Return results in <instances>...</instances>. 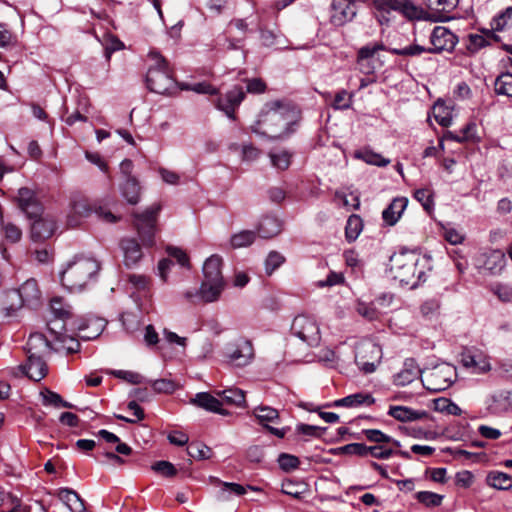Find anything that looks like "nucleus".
<instances>
[{
  "label": "nucleus",
  "instance_id": "5",
  "mask_svg": "<svg viewBox=\"0 0 512 512\" xmlns=\"http://www.w3.org/2000/svg\"><path fill=\"white\" fill-rule=\"evenodd\" d=\"M41 302V291L35 279H28L18 289L5 293L3 313L5 317L17 316L23 307L35 308Z\"/></svg>",
  "mask_w": 512,
  "mask_h": 512
},
{
  "label": "nucleus",
  "instance_id": "8",
  "mask_svg": "<svg viewBox=\"0 0 512 512\" xmlns=\"http://www.w3.org/2000/svg\"><path fill=\"white\" fill-rule=\"evenodd\" d=\"M314 362L320 363L325 368L337 369L343 374H345V371H350L353 368L351 363H347V356L342 358L340 354H307L303 359L283 357L281 361H276V368L280 371H285L291 364Z\"/></svg>",
  "mask_w": 512,
  "mask_h": 512
},
{
  "label": "nucleus",
  "instance_id": "19",
  "mask_svg": "<svg viewBox=\"0 0 512 512\" xmlns=\"http://www.w3.org/2000/svg\"><path fill=\"white\" fill-rule=\"evenodd\" d=\"M30 235L34 242H42L53 236L57 229L56 221L52 216L43 213L32 219Z\"/></svg>",
  "mask_w": 512,
  "mask_h": 512
},
{
  "label": "nucleus",
  "instance_id": "33",
  "mask_svg": "<svg viewBox=\"0 0 512 512\" xmlns=\"http://www.w3.org/2000/svg\"><path fill=\"white\" fill-rule=\"evenodd\" d=\"M506 265L504 252L499 249L492 250L486 254L483 267L491 274H499Z\"/></svg>",
  "mask_w": 512,
  "mask_h": 512
},
{
  "label": "nucleus",
  "instance_id": "53",
  "mask_svg": "<svg viewBox=\"0 0 512 512\" xmlns=\"http://www.w3.org/2000/svg\"><path fill=\"white\" fill-rule=\"evenodd\" d=\"M187 453L190 457L197 460H206L212 455L211 448L199 442L191 443L187 448Z\"/></svg>",
  "mask_w": 512,
  "mask_h": 512
},
{
  "label": "nucleus",
  "instance_id": "13",
  "mask_svg": "<svg viewBox=\"0 0 512 512\" xmlns=\"http://www.w3.org/2000/svg\"><path fill=\"white\" fill-rule=\"evenodd\" d=\"M48 372L46 361L38 354H30L26 364L12 368L10 373L14 377L27 376L33 381L42 380Z\"/></svg>",
  "mask_w": 512,
  "mask_h": 512
},
{
  "label": "nucleus",
  "instance_id": "23",
  "mask_svg": "<svg viewBox=\"0 0 512 512\" xmlns=\"http://www.w3.org/2000/svg\"><path fill=\"white\" fill-rule=\"evenodd\" d=\"M190 403L206 411L228 415L229 412L222 409V403L215 396L208 392H199L190 400Z\"/></svg>",
  "mask_w": 512,
  "mask_h": 512
},
{
  "label": "nucleus",
  "instance_id": "50",
  "mask_svg": "<svg viewBox=\"0 0 512 512\" xmlns=\"http://www.w3.org/2000/svg\"><path fill=\"white\" fill-rule=\"evenodd\" d=\"M415 498L428 508L440 506L443 500L442 495L431 491H419L415 494Z\"/></svg>",
  "mask_w": 512,
  "mask_h": 512
},
{
  "label": "nucleus",
  "instance_id": "10",
  "mask_svg": "<svg viewBox=\"0 0 512 512\" xmlns=\"http://www.w3.org/2000/svg\"><path fill=\"white\" fill-rule=\"evenodd\" d=\"M162 206L160 203H154L143 213L134 215V226L144 245L152 246L156 232V223Z\"/></svg>",
  "mask_w": 512,
  "mask_h": 512
},
{
  "label": "nucleus",
  "instance_id": "6",
  "mask_svg": "<svg viewBox=\"0 0 512 512\" xmlns=\"http://www.w3.org/2000/svg\"><path fill=\"white\" fill-rule=\"evenodd\" d=\"M456 43V36L448 28L436 26L430 35V47L413 43L401 49H389V52L397 56L415 57L424 53L437 54L451 51Z\"/></svg>",
  "mask_w": 512,
  "mask_h": 512
},
{
  "label": "nucleus",
  "instance_id": "11",
  "mask_svg": "<svg viewBox=\"0 0 512 512\" xmlns=\"http://www.w3.org/2000/svg\"><path fill=\"white\" fill-rule=\"evenodd\" d=\"M291 331L311 347L318 345L321 340L319 325L315 318L308 314L297 315L293 319Z\"/></svg>",
  "mask_w": 512,
  "mask_h": 512
},
{
  "label": "nucleus",
  "instance_id": "60",
  "mask_svg": "<svg viewBox=\"0 0 512 512\" xmlns=\"http://www.w3.org/2000/svg\"><path fill=\"white\" fill-rule=\"evenodd\" d=\"M285 262V257L277 251H272L268 254L265 261V270L268 275H271Z\"/></svg>",
  "mask_w": 512,
  "mask_h": 512
},
{
  "label": "nucleus",
  "instance_id": "44",
  "mask_svg": "<svg viewBox=\"0 0 512 512\" xmlns=\"http://www.w3.org/2000/svg\"><path fill=\"white\" fill-rule=\"evenodd\" d=\"M477 131V124L475 122L467 123L460 131L452 132L447 131L445 134L446 139L454 140L456 142H463L475 136Z\"/></svg>",
  "mask_w": 512,
  "mask_h": 512
},
{
  "label": "nucleus",
  "instance_id": "59",
  "mask_svg": "<svg viewBox=\"0 0 512 512\" xmlns=\"http://www.w3.org/2000/svg\"><path fill=\"white\" fill-rule=\"evenodd\" d=\"M180 88L182 90H191L198 94H210V95L218 94V89L213 87L208 82H199V83H195V84H181Z\"/></svg>",
  "mask_w": 512,
  "mask_h": 512
},
{
  "label": "nucleus",
  "instance_id": "4",
  "mask_svg": "<svg viewBox=\"0 0 512 512\" xmlns=\"http://www.w3.org/2000/svg\"><path fill=\"white\" fill-rule=\"evenodd\" d=\"M149 58L154 62L146 74L147 88L154 93L171 95L177 91L178 85L173 77V69L168 61L158 52L151 51Z\"/></svg>",
  "mask_w": 512,
  "mask_h": 512
},
{
  "label": "nucleus",
  "instance_id": "22",
  "mask_svg": "<svg viewBox=\"0 0 512 512\" xmlns=\"http://www.w3.org/2000/svg\"><path fill=\"white\" fill-rule=\"evenodd\" d=\"M423 372L414 358H407L403 363L402 369L394 374L393 383L401 387L409 385L418 379Z\"/></svg>",
  "mask_w": 512,
  "mask_h": 512
},
{
  "label": "nucleus",
  "instance_id": "32",
  "mask_svg": "<svg viewBox=\"0 0 512 512\" xmlns=\"http://www.w3.org/2000/svg\"><path fill=\"white\" fill-rule=\"evenodd\" d=\"M486 484L497 490H509L512 488V476L497 470L490 471L486 475Z\"/></svg>",
  "mask_w": 512,
  "mask_h": 512
},
{
  "label": "nucleus",
  "instance_id": "25",
  "mask_svg": "<svg viewBox=\"0 0 512 512\" xmlns=\"http://www.w3.org/2000/svg\"><path fill=\"white\" fill-rule=\"evenodd\" d=\"M375 398L367 392H358L350 394L344 398L335 400L333 406L356 408L361 406H371L375 403Z\"/></svg>",
  "mask_w": 512,
  "mask_h": 512
},
{
  "label": "nucleus",
  "instance_id": "17",
  "mask_svg": "<svg viewBox=\"0 0 512 512\" xmlns=\"http://www.w3.org/2000/svg\"><path fill=\"white\" fill-rule=\"evenodd\" d=\"M245 96V91L241 86H234L225 95L218 97L214 104L228 118L235 120V111L245 99Z\"/></svg>",
  "mask_w": 512,
  "mask_h": 512
},
{
  "label": "nucleus",
  "instance_id": "15",
  "mask_svg": "<svg viewBox=\"0 0 512 512\" xmlns=\"http://www.w3.org/2000/svg\"><path fill=\"white\" fill-rule=\"evenodd\" d=\"M383 42H372L362 46L357 52V68L364 75H372L375 73L374 56L379 51H388Z\"/></svg>",
  "mask_w": 512,
  "mask_h": 512
},
{
  "label": "nucleus",
  "instance_id": "35",
  "mask_svg": "<svg viewBox=\"0 0 512 512\" xmlns=\"http://www.w3.org/2000/svg\"><path fill=\"white\" fill-rule=\"evenodd\" d=\"M121 195L131 205H135L140 200L141 187L136 178L126 179L120 187Z\"/></svg>",
  "mask_w": 512,
  "mask_h": 512
},
{
  "label": "nucleus",
  "instance_id": "7",
  "mask_svg": "<svg viewBox=\"0 0 512 512\" xmlns=\"http://www.w3.org/2000/svg\"><path fill=\"white\" fill-rule=\"evenodd\" d=\"M221 265L222 258L218 255H212L204 262L200 295L206 303L217 300L224 288Z\"/></svg>",
  "mask_w": 512,
  "mask_h": 512
},
{
  "label": "nucleus",
  "instance_id": "36",
  "mask_svg": "<svg viewBox=\"0 0 512 512\" xmlns=\"http://www.w3.org/2000/svg\"><path fill=\"white\" fill-rule=\"evenodd\" d=\"M52 314L57 319L68 320L73 317V308L66 303L62 297L55 296L51 298L49 303Z\"/></svg>",
  "mask_w": 512,
  "mask_h": 512
},
{
  "label": "nucleus",
  "instance_id": "42",
  "mask_svg": "<svg viewBox=\"0 0 512 512\" xmlns=\"http://www.w3.org/2000/svg\"><path fill=\"white\" fill-rule=\"evenodd\" d=\"M363 229V222L360 216L351 215L348 217L345 227V237L348 242L355 241Z\"/></svg>",
  "mask_w": 512,
  "mask_h": 512
},
{
  "label": "nucleus",
  "instance_id": "51",
  "mask_svg": "<svg viewBox=\"0 0 512 512\" xmlns=\"http://www.w3.org/2000/svg\"><path fill=\"white\" fill-rule=\"evenodd\" d=\"M356 311L359 315L364 317L369 321H373L379 318L381 315L380 310L376 307L375 302H358L356 306Z\"/></svg>",
  "mask_w": 512,
  "mask_h": 512
},
{
  "label": "nucleus",
  "instance_id": "43",
  "mask_svg": "<svg viewBox=\"0 0 512 512\" xmlns=\"http://www.w3.org/2000/svg\"><path fill=\"white\" fill-rule=\"evenodd\" d=\"M105 373L112 375L118 379L126 381L130 384L138 385L146 382V378L141 374L129 370L106 369Z\"/></svg>",
  "mask_w": 512,
  "mask_h": 512
},
{
  "label": "nucleus",
  "instance_id": "37",
  "mask_svg": "<svg viewBox=\"0 0 512 512\" xmlns=\"http://www.w3.org/2000/svg\"><path fill=\"white\" fill-rule=\"evenodd\" d=\"M397 12L409 20L429 19L427 13L411 0H400Z\"/></svg>",
  "mask_w": 512,
  "mask_h": 512
},
{
  "label": "nucleus",
  "instance_id": "27",
  "mask_svg": "<svg viewBox=\"0 0 512 512\" xmlns=\"http://www.w3.org/2000/svg\"><path fill=\"white\" fill-rule=\"evenodd\" d=\"M388 415L400 422H411L425 418L427 413L402 405H392L389 407Z\"/></svg>",
  "mask_w": 512,
  "mask_h": 512
},
{
  "label": "nucleus",
  "instance_id": "31",
  "mask_svg": "<svg viewBox=\"0 0 512 512\" xmlns=\"http://www.w3.org/2000/svg\"><path fill=\"white\" fill-rule=\"evenodd\" d=\"M281 221L274 216H265L258 225V234L260 237L269 239L281 232Z\"/></svg>",
  "mask_w": 512,
  "mask_h": 512
},
{
  "label": "nucleus",
  "instance_id": "3",
  "mask_svg": "<svg viewBox=\"0 0 512 512\" xmlns=\"http://www.w3.org/2000/svg\"><path fill=\"white\" fill-rule=\"evenodd\" d=\"M421 261L416 251L402 248L390 257V270L400 283L416 288L425 281L426 276L425 271L418 268Z\"/></svg>",
  "mask_w": 512,
  "mask_h": 512
},
{
  "label": "nucleus",
  "instance_id": "39",
  "mask_svg": "<svg viewBox=\"0 0 512 512\" xmlns=\"http://www.w3.org/2000/svg\"><path fill=\"white\" fill-rule=\"evenodd\" d=\"M433 115L437 123L442 127H449L452 123V109L441 99L435 102Z\"/></svg>",
  "mask_w": 512,
  "mask_h": 512
},
{
  "label": "nucleus",
  "instance_id": "64",
  "mask_svg": "<svg viewBox=\"0 0 512 512\" xmlns=\"http://www.w3.org/2000/svg\"><path fill=\"white\" fill-rule=\"evenodd\" d=\"M352 105V95L346 90L342 89L338 91L334 97L333 107L335 109H348Z\"/></svg>",
  "mask_w": 512,
  "mask_h": 512
},
{
  "label": "nucleus",
  "instance_id": "12",
  "mask_svg": "<svg viewBox=\"0 0 512 512\" xmlns=\"http://www.w3.org/2000/svg\"><path fill=\"white\" fill-rule=\"evenodd\" d=\"M426 380L429 390H445L456 380V368L448 363L439 364L426 375Z\"/></svg>",
  "mask_w": 512,
  "mask_h": 512
},
{
  "label": "nucleus",
  "instance_id": "54",
  "mask_svg": "<svg viewBox=\"0 0 512 512\" xmlns=\"http://www.w3.org/2000/svg\"><path fill=\"white\" fill-rule=\"evenodd\" d=\"M362 433L366 437V439L370 442H375V443L392 442L396 446H400L399 441L392 439L389 435L383 433L381 430L364 429V430H362Z\"/></svg>",
  "mask_w": 512,
  "mask_h": 512
},
{
  "label": "nucleus",
  "instance_id": "58",
  "mask_svg": "<svg viewBox=\"0 0 512 512\" xmlns=\"http://www.w3.org/2000/svg\"><path fill=\"white\" fill-rule=\"evenodd\" d=\"M17 44V36L7 24L0 22V48H7Z\"/></svg>",
  "mask_w": 512,
  "mask_h": 512
},
{
  "label": "nucleus",
  "instance_id": "41",
  "mask_svg": "<svg viewBox=\"0 0 512 512\" xmlns=\"http://www.w3.org/2000/svg\"><path fill=\"white\" fill-rule=\"evenodd\" d=\"M494 90L497 95L512 97V73H501L494 81Z\"/></svg>",
  "mask_w": 512,
  "mask_h": 512
},
{
  "label": "nucleus",
  "instance_id": "14",
  "mask_svg": "<svg viewBox=\"0 0 512 512\" xmlns=\"http://www.w3.org/2000/svg\"><path fill=\"white\" fill-rule=\"evenodd\" d=\"M357 5L354 0H332L330 5V23L341 27L353 21L357 15Z\"/></svg>",
  "mask_w": 512,
  "mask_h": 512
},
{
  "label": "nucleus",
  "instance_id": "1",
  "mask_svg": "<svg viewBox=\"0 0 512 512\" xmlns=\"http://www.w3.org/2000/svg\"><path fill=\"white\" fill-rule=\"evenodd\" d=\"M299 118V110L291 102L272 100L264 105L252 130L270 138H285L295 131Z\"/></svg>",
  "mask_w": 512,
  "mask_h": 512
},
{
  "label": "nucleus",
  "instance_id": "52",
  "mask_svg": "<svg viewBox=\"0 0 512 512\" xmlns=\"http://www.w3.org/2000/svg\"><path fill=\"white\" fill-rule=\"evenodd\" d=\"M326 430V427H320L303 423L297 424L295 427L296 433L305 436L306 440H308L309 438H321Z\"/></svg>",
  "mask_w": 512,
  "mask_h": 512
},
{
  "label": "nucleus",
  "instance_id": "2",
  "mask_svg": "<svg viewBox=\"0 0 512 512\" xmlns=\"http://www.w3.org/2000/svg\"><path fill=\"white\" fill-rule=\"evenodd\" d=\"M100 270L99 262L83 255L76 256L60 273V282L70 292H80L96 277Z\"/></svg>",
  "mask_w": 512,
  "mask_h": 512
},
{
  "label": "nucleus",
  "instance_id": "46",
  "mask_svg": "<svg viewBox=\"0 0 512 512\" xmlns=\"http://www.w3.org/2000/svg\"><path fill=\"white\" fill-rule=\"evenodd\" d=\"M254 415L259 423L267 427L269 422H275L279 418V413L276 409L269 406H259L254 409Z\"/></svg>",
  "mask_w": 512,
  "mask_h": 512
},
{
  "label": "nucleus",
  "instance_id": "38",
  "mask_svg": "<svg viewBox=\"0 0 512 512\" xmlns=\"http://www.w3.org/2000/svg\"><path fill=\"white\" fill-rule=\"evenodd\" d=\"M216 395L222 397L226 404L235 405L237 407L245 406V393L239 388L230 387L225 390L217 391Z\"/></svg>",
  "mask_w": 512,
  "mask_h": 512
},
{
  "label": "nucleus",
  "instance_id": "55",
  "mask_svg": "<svg viewBox=\"0 0 512 512\" xmlns=\"http://www.w3.org/2000/svg\"><path fill=\"white\" fill-rule=\"evenodd\" d=\"M414 198L421 203L422 207L428 213L434 208L433 193L427 188L417 189L414 192Z\"/></svg>",
  "mask_w": 512,
  "mask_h": 512
},
{
  "label": "nucleus",
  "instance_id": "30",
  "mask_svg": "<svg viewBox=\"0 0 512 512\" xmlns=\"http://www.w3.org/2000/svg\"><path fill=\"white\" fill-rule=\"evenodd\" d=\"M400 0H373V6L377 11V18L381 25L390 22L392 12H397Z\"/></svg>",
  "mask_w": 512,
  "mask_h": 512
},
{
  "label": "nucleus",
  "instance_id": "62",
  "mask_svg": "<svg viewBox=\"0 0 512 512\" xmlns=\"http://www.w3.org/2000/svg\"><path fill=\"white\" fill-rule=\"evenodd\" d=\"M151 468L156 473H159L162 476L168 478L173 477L177 474V469L175 468V466L171 462L165 460L155 462L151 466Z\"/></svg>",
  "mask_w": 512,
  "mask_h": 512
},
{
  "label": "nucleus",
  "instance_id": "40",
  "mask_svg": "<svg viewBox=\"0 0 512 512\" xmlns=\"http://www.w3.org/2000/svg\"><path fill=\"white\" fill-rule=\"evenodd\" d=\"M50 340L42 333H31L27 343L26 352H46L49 350Z\"/></svg>",
  "mask_w": 512,
  "mask_h": 512
},
{
  "label": "nucleus",
  "instance_id": "9",
  "mask_svg": "<svg viewBox=\"0 0 512 512\" xmlns=\"http://www.w3.org/2000/svg\"><path fill=\"white\" fill-rule=\"evenodd\" d=\"M71 214L68 216V224L70 226L78 225L79 221L75 216L87 217L94 212L99 219L107 223H115L118 221V217L114 215L110 210L102 206L92 207L88 200L82 196H74L70 202Z\"/></svg>",
  "mask_w": 512,
  "mask_h": 512
},
{
  "label": "nucleus",
  "instance_id": "63",
  "mask_svg": "<svg viewBox=\"0 0 512 512\" xmlns=\"http://www.w3.org/2000/svg\"><path fill=\"white\" fill-rule=\"evenodd\" d=\"M491 291L498 299L505 303L512 302V287L506 284H495L491 287Z\"/></svg>",
  "mask_w": 512,
  "mask_h": 512
},
{
  "label": "nucleus",
  "instance_id": "21",
  "mask_svg": "<svg viewBox=\"0 0 512 512\" xmlns=\"http://www.w3.org/2000/svg\"><path fill=\"white\" fill-rule=\"evenodd\" d=\"M459 0H426L432 11L428 18L433 22H447L453 17L449 14L457 7Z\"/></svg>",
  "mask_w": 512,
  "mask_h": 512
},
{
  "label": "nucleus",
  "instance_id": "24",
  "mask_svg": "<svg viewBox=\"0 0 512 512\" xmlns=\"http://www.w3.org/2000/svg\"><path fill=\"white\" fill-rule=\"evenodd\" d=\"M408 205V199L406 197H396L382 212V219L388 226H394Z\"/></svg>",
  "mask_w": 512,
  "mask_h": 512
},
{
  "label": "nucleus",
  "instance_id": "45",
  "mask_svg": "<svg viewBox=\"0 0 512 512\" xmlns=\"http://www.w3.org/2000/svg\"><path fill=\"white\" fill-rule=\"evenodd\" d=\"M42 397V403L45 406H54V407H64V408H73L74 406L63 400L60 394L51 391L49 389H45L40 392Z\"/></svg>",
  "mask_w": 512,
  "mask_h": 512
},
{
  "label": "nucleus",
  "instance_id": "28",
  "mask_svg": "<svg viewBox=\"0 0 512 512\" xmlns=\"http://www.w3.org/2000/svg\"><path fill=\"white\" fill-rule=\"evenodd\" d=\"M512 19V7H507L496 16L493 17L491 21V30L482 28V47L485 45L484 36L490 37L494 35V31H502L508 24V22Z\"/></svg>",
  "mask_w": 512,
  "mask_h": 512
},
{
  "label": "nucleus",
  "instance_id": "57",
  "mask_svg": "<svg viewBox=\"0 0 512 512\" xmlns=\"http://www.w3.org/2000/svg\"><path fill=\"white\" fill-rule=\"evenodd\" d=\"M435 410L448 415H459L461 409L457 404L447 398H439L435 401Z\"/></svg>",
  "mask_w": 512,
  "mask_h": 512
},
{
  "label": "nucleus",
  "instance_id": "47",
  "mask_svg": "<svg viewBox=\"0 0 512 512\" xmlns=\"http://www.w3.org/2000/svg\"><path fill=\"white\" fill-rule=\"evenodd\" d=\"M256 239V233L243 230L231 236L230 243L233 248H242L251 245Z\"/></svg>",
  "mask_w": 512,
  "mask_h": 512
},
{
  "label": "nucleus",
  "instance_id": "29",
  "mask_svg": "<svg viewBox=\"0 0 512 512\" xmlns=\"http://www.w3.org/2000/svg\"><path fill=\"white\" fill-rule=\"evenodd\" d=\"M58 496L71 512H84L86 510L84 500L76 491L70 488H61Z\"/></svg>",
  "mask_w": 512,
  "mask_h": 512
},
{
  "label": "nucleus",
  "instance_id": "48",
  "mask_svg": "<svg viewBox=\"0 0 512 512\" xmlns=\"http://www.w3.org/2000/svg\"><path fill=\"white\" fill-rule=\"evenodd\" d=\"M145 383H149L155 393L172 394L178 388V385L175 381L166 378L157 380L146 379Z\"/></svg>",
  "mask_w": 512,
  "mask_h": 512
},
{
  "label": "nucleus",
  "instance_id": "34",
  "mask_svg": "<svg viewBox=\"0 0 512 512\" xmlns=\"http://www.w3.org/2000/svg\"><path fill=\"white\" fill-rule=\"evenodd\" d=\"M353 156L354 158L362 160L369 165H375L378 167H386L390 163L389 159L384 158L381 154L366 147L356 150Z\"/></svg>",
  "mask_w": 512,
  "mask_h": 512
},
{
  "label": "nucleus",
  "instance_id": "18",
  "mask_svg": "<svg viewBox=\"0 0 512 512\" xmlns=\"http://www.w3.org/2000/svg\"><path fill=\"white\" fill-rule=\"evenodd\" d=\"M16 199L18 207L25 213L27 218L33 219L43 213L42 203L32 189L27 187L20 188Z\"/></svg>",
  "mask_w": 512,
  "mask_h": 512
},
{
  "label": "nucleus",
  "instance_id": "49",
  "mask_svg": "<svg viewBox=\"0 0 512 512\" xmlns=\"http://www.w3.org/2000/svg\"><path fill=\"white\" fill-rule=\"evenodd\" d=\"M254 354H224L223 362L233 368H242L250 364Z\"/></svg>",
  "mask_w": 512,
  "mask_h": 512
},
{
  "label": "nucleus",
  "instance_id": "61",
  "mask_svg": "<svg viewBox=\"0 0 512 512\" xmlns=\"http://www.w3.org/2000/svg\"><path fill=\"white\" fill-rule=\"evenodd\" d=\"M338 451L341 454L347 455H357V456H367L368 455V446L363 443H350L338 448Z\"/></svg>",
  "mask_w": 512,
  "mask_h": 512
},
{
  "label": "nucleus",
  "instance_id": "56",
  "mask_svg": "<svg viewBox=\"0 0 512 512\" xmlns=\"http://www.w3.org/2000/svg\"><path fill=\"white\" fill-rule=\"evenodd\" d=\"M272 165L279 170H286L291 164V153L288 151H280L269 154Z\"/></svg>",
  "mask_w": 512,
  "mask_h": 512
},
{
  "label": "nucleus",
  "instance_id": "20",
  "mask_svg": "<svg viewBox=\"0 0 512 512\" xmlns=\"http://www.w3.org/2000/svg\"><path fill=\"white\" fill-rule=\"evenodd\" d=\"M209 481L212 485L219 487V490L216 494V498L219 501H228L231 499L232 495L242 496L247 492V490L260 491V488L258 487L251 485L243 486L238 483L225 482L213 476L209 478Z\"/></svg>",
  "mask_w": 512,
  "mask_h": 512
},
{
  "label": "nucleus",
  "instance_id": "26",
  "mask_svg": "<svg viewBox=\"0 0 512 512\" xmlns=\"http://www.w3.org/2000/svg\"><path fill=\"white\" fill-rule=\"evenodd\" d=\"M121 249L124 254V264L128 268L135 266L143 256L139 243L133 238L123 239Z\"/></svg>",
  "mask_w": 512,
  "mask_h": 512
},
{
  "label": "nucleus",
  "instance_id": "16",
  "mask_svg": "<svg viewBox=\"0 0 512 512\" xmlns=\"http://www.w3.org/2000/svg\"><path fill=\"white\" fill-rule=\"evenodd\" d=\"M347 356V363H351L353 368L345 371L347 375H355L357 372L365 375L374 373L382 362V356L374 354H343Z\"/></svg>",
  "mask_w": 512,
  "mask_h": 512
}]
</instances>
